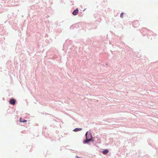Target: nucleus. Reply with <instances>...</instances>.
Wrapping results in <instances>:
<instances>
[{
    "label": "nucleus",
    "instance_id": "1",
    "mask_svg": "<svg viewBox=\"0 0 158 158\" xmlns=\"http://www.w3.org/2000/svg\"><path fill=\"white\" fill-rule=\"evenodd\" d=\"M86 136L87 140L84 141V143H88L89 141L92 140V135L90 134H88V132H87L86 133Z\"/></svg>",
    "mask_w": 158,
    "mask_h": 158
},
{
    "label": "nucleus",
    "instance_id": "2",
    "mask_svg": "<svg viewBox=\"0 0 158 158\" xmlns=\"http://www.w3.org/2000/svg\"><path fill=\"white\" fill-rule=\"evenodd\" d=\"M16 100L13 98L10 99L9 101V103L12 105H14L15 104Z\"/></svg>",
    "mask_w": 158,
    "mask_h": 158
},
{
    "label": "nucleus",
    "instance_id": "3",
    "mask_svg": "<svg viewBox=\"0 0 158 158\" xmlns=\"http://www.w3.org/2000/svg\"><path fill=\"white\" fill-rule=\"evenodd\" d=\"M78 11L79 10L77 8L73 11L72 14L73 15H76L77 14Z\"/></svg>",
    "mask_w": 158,
    "mask_h": 158
},
{
    "label": "nucleus",
    "instance_id": "4",
    "mask_svg": "<svg viewBox=\"0 0 158 158\" xmlns=\"http://www.w3.org/2000/svg\"><path fill=\"white\" fill-rule=\"evenodd\" d=\"M108 152V150L107 149H106L103 151L102 152V153L104 154H107Z\"/></svg>",
    "mask_w": 158,
    "mask_h": 158
},
{
    "label": "nucleus",
    "instance_id": "5",
    "mask_svg": "<svg viewBox=\"0 0 158 158\" xmlns=\"http://www.w3.org/2000/svg\"><path fill=\"white\" fill-rule=\"evenodd\" d=\"M82 130V129L80 128H76L73 130V131L76 132L79 131H80Z\"/></svg>",
    "mask_w": 158,
    "mask_h": 158
},
{
    "label": "nucleus",
    "instance_id": "6",
    "mask_svg": "<svg viewBox=\"0 0 158 158\" xmlns=\"http://www.w3.org/2000/svg\"><path fill=\"white\" fill-rule=\"evenodd\" d=\"M21 119H22V118H19V121L20 122H27V121L25 120H21Z\"/></svg>",
    "mask_w": 158,
    "mask_h": 158
},
{
    "label": "nucleus",
    "instance_id": "7",
    "mask_svg": "<svg viewBox=\"0 0 158 158\" xmlns=\"http://www.w3.org/2000/svg\"><path fill=\"white\" fill-rule=\"evenodd\" d=\"M123 13H121V15H120V17L121 18H123Z\"/></svg>",
    "mask_w": 158,
    "mask_h": 158
}]
</instances>
